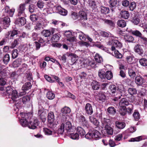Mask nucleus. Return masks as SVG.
I'll return each instance as SVG.
<instances>
[{
	"mask_svg": "<svg viewBox=\"0 0 147 147\" xmlns=\"http://www.w3.org/2000/svg\"><path fill=\"white\" fill-rule=\"evenodd\" d=\"M70 112V109L67 107H65L61 109V112L63 114L69 113Z\"/></svg>",
	"mask_w": 147,
	"mask_h": 147,
	"instance_id": "49",
	"label": "nucleus"
},
{
	"mask_svg": "<svg viewBox=\"0 0 147 147\" xmlns=\"http://www.w3.org/2000/svg\"><path fill=\"white\" fill-rule=\"evenodd\" d=\"M18 34V32L17 30H13L12 31L9 32L7 33V35L8 37H9V35H10V38H11V37H14L15 36L17 35Z\"/></svg>",
	"mask_w": 147,
	"mask_h": 147,
	"instance_id": "38",
	"label": "nucleus"
},
{
	"mask_svg": "<svg viewBox=\"0 0 147 147\" xmlns=\"http://www.w3.org/2000/svg\"><path fill=\"white\" fill-rule=\"evenodd\" d=\"M96 98L100 100H105L106 96L103 92H100L97 94Z\"/></svg>",
	"mask_w": 147,
	"mask_h": 147,
	"instance_id": "31",
	"label": "nucleus"
},
{
	"mask_svg": "<svg viewBox=\"0 0 147 147\" xmlns=\"http://www.w3.org/2000/svg\"><path fill=\"white\" fill-rule=\"evenodd\" d=\"M132 34L140 38L142 36V33L139 31L137 30L132 31Z\"/></svg>",
	"mask_w": 147,
	"mask_h": 147,
	"instance_id": "54",
	"label": "nucleus"
},
{
	"mask_svg": "<svg viewBox=\"0 0 147 147\" xmlns=\"http://www.w3.org/2000/svg\"><path fill=\"white\" fill-rule=\"evenodd\" d=\"M85 35L82 32H80L78 35L79 38L80 40L82 41H84L86 40V38L84 36Z\"/></svg>",
	"mask_w": 147,
	"mask_h": 147,
	"instance_id": "59",
	"label": "nucleus"
},
{
	"mask_svg": "<svg viewBox=\"0 0 147 147\" xmlns=\"http://www.w3.org/2000/svg\"><path fill=\"white\" fill-rule=\"evenodd\" d=\"M133 115L136 120H138L140 118V114L138 112L135 111L133 114Z\"/></svg>",
	"mask_w": 147,
	"mask_h": 147,
	"instance_id": "57",
	"label": "nucleus"
},
{
	"mask_svg": "<svg viewBox=\"0 0 147 147\" xmlns=\"http://www.w3.org/2000/svg\"><path fill=\"white\" fill-rule=\"evenodd\" d=\"M71 138L73 139H78L79 136V134L76 133L74 134L73 132H70L69 134H67Z\"/></svg>",
	"mask_w": 147,
	"mask_h": 147,
	"instance_id": "40",
	"label": "nucleus"
},
{
	"mask_svg": "<svg viewBox=\"0 0 147 147\" xmlns=\"http://www.w3.org/2000/svg\"><path fill=\"white\" fill-rule=\"evenodd\" d=\"M100 11L101 13L105 14H108L109 12V9L108 7L101 6L99 7Z\"/></svg>",
	"mask_w": 147,
	"mask_h": 147,
	"instance_id": "23",
	"label": "nucleus"
},
{
	"mask_svg": "<svg viewBox=\"0 0 147 147\" xmlns=\"http://www.w3.org/2000/svg\"><path fill=\"white\" fill-rule=\"evenodd\" d=\"M26 9V4H21L19 6L18 9V16H26L25 10Z\"/></svg>",
	"mask_w": 147,
	"mask_h": 147,
	"instance_id": "5",
	"label": "nucleus"
},
{
	"mask_svg": "<svg viewBox=\"0 0 147 147\" xmlns=\"http://www.w3.org/2000/svg\"><path fill=\"white\" fill-rule=\"evenodd\" d=\"M105 129L107 134L112 135L113 134V128L108 124L105 125Z\"/></svg>",
	"mask_w": 147,
	"mask_h": 147,
	"instance_id": "22",
	"label": "nucleus"
},
{
	"mask_svg": "<svg viewBox=\"0 0 147 147\" xmlns=\"http://www.w3.org/2000/svg\"><path fill=\"white\" fill-rule=\"evenodd\" d=\"M92 132L94 138H98L100 137V134L98 131L96 130H94Z\"/></svg>",
	"mask_w": 147,
	"mask_h": 147,
	"instance_id": "46",
	"label": "nucleus"
},
{
	"mask_svg": "<svg viewBox=\"0 0 147 147\" xmlns=\"http://www.w3.org/2000/svg\"><path fill=\"white\" fill-rule=\"evenodd\" d=\"M15 21L16 23L19 26L24 25L25 24L26 20L24 17L26 16H19Z\"/></svg>",
	"mask_w": 147,
	"mask_h": 147,
	"instance_id": "12",
	"label": "nucleus"
},
{
	"mask_svg": "<svg viewBox=\"0 0 147 147\" xmlns=\"http://www.w3.org/2000/svg\"><path fill=\"white\" fill-rule=\"evenodd\" d=\"M10 57L9 55L7 54L5 55L3 58V61L4 63L5 64H7L8 63L9 61Z\"/></svg>",
	"mask_w": 147,
	"mask_h": 147,
	"instance_id": "52",
	"label": "nucleus"
},
{
	"mask_svg": "<svg viewBox=\"0 0 147 147\" xmlns=\"http://www.w3.org/2000/svg\"><path fill=\"white\" fill-rule=\"evenodd\" d=\"M87 65L92 68H95L96 67V63L93 59L88 60L87 62Z\"/></svg>",
	"mask_w": 147,
	"mask_h": 147,
	"instance_id": "30",
	"label": "nucleus"
},
{
	"mask_svg": "<svg viewBox=\"0 0 147 147\" xmlns=\"http://www.w3.org/2000/svg\"><path fill=\"white\" fill-rule=\"evenodd\" d=\"M86 113L88 114L91 115L93 113V110L91 105L89 103L86 104L85 107Z\"/></svg>",
	"mask_w": 147,
	"mask_h": 147,
	"instance_id": "15",
	"label": "nucleus"
},
{
	"mask_svg": "<svg viewBox=\"0 0 147 147\" xmlns=\"http://www.w3.org/2000/svg\"><path fill=\"white\" fill-rule=\"evenodd\" d=\"M35 6L32 4L29 5L28 7V10L29 12L31 13H32L35 11Z\"/></svg>",
	"mask_w": 147,
	"mask_h": 147,
	"instance_id": "60",
	"label": "nucleus"
},
{
	"mask_svg": "<svg viewBox=\"0 0 147 147\" xmlns=\"http://www.w3.org/2000/svg\"><path fill=\"white\" fill-rule=\"evenodd\" d=\"M1 22L5 29H6L10 25V19L9 17L2 18Z\"/></svg>",
	"mask_w": 147,
	"mask_h": 147,
	"instance_id": "11",
	"label": "nucleus"
},
{
	"mask_svg": "<svg viewBox=\"0 0 147 147\" xmlns=\"http://www.w3.org/2000/svg\"><path fill=\"white\" fill-rule=\"evenodd\" d=\"M129 106V107L127 109L126 108V112H127L128 114H130L132 113L134 106L131 104H130Z\"/></svg>",
	"mask_w": 147,
	"mask_h": 147,
	"instance_id": "55",
	"label": "nucleus"
},
{
	"mask_svg": "<svg viewBox=\"0 0 147 147\" xmlns=\"http://www.w3.org/2000/svg\"><path fill=\"white\" fill-rule=\"evenodd\" d=\"M140 20L137 16L134 15L131 20V22L135 25H137L140 22Z\"/></svg>",
	"mask_w": 147,
	"mask_h": 147,
	"instance_id": "36",
	"label": "nucleus"
},
{
	"mask_svg": "<svg viewBox=\"0 0 147 147\" xmlns=\"http://www.w3.org/2000/svg\"><path fill=\"white\" fill-rule=\"evenodd\" d=\"M109 3V5L111 7L116 6L117 3V0H110Z\"/></svg>",
	"mask_w": 147,
	"mask_h": 147,
	"instance_id": "53",
	"label": "nucleus"
},
{
	"mask_svg": "<svg viewBox=\"0 0 147 147\" xmlns=\"http://www.w3.org/2000/svg\"><path fill=\"white\" fill-rule=\"evenodd\" d=\"M107 111L108 113L111 115H113L116 112L115 109L113 107H110L107 109Z\"/></svg>",
	"mask_w": 147,
	"mask_h": 147,
	"instance_id": "33",
	"label": "nucleus"
},
{
	"mask_svg": "<svg viewBox=\"0 0 147 147\" xmlns=\"http://www.w3.org/2000/svg\"><path fill=\"white\" fill-rule=\"evenodd\" d=\"M117 24L119 26L122 28L125 27L126 25L125 21L123 20H119L117 21Z\"/></svg>",
	"mask_w": 147,
	"mask_h": 147,
	"instance_id": "34",
	"label": "nucleus"
},
{
	"mask_svg": "<svg viewBox=\"0 0 147 147\" xmlns=\"http://www.w3.org/2000/svg\"><path fill=\"white\" fill-rule=\"evenodd\" d=\"M92 88L94 90H97L99 88V83L95 81H93L91 84Z\"/></svg>",
	"mask_w": 147,
	"mask_h": 147,
	"instance_id": "24",
	"label": "nucleus"
},
{
	"mask_svg": "<svg viewBox=\"0 0 147 147\" xmlns=\"http://www.w3.org/2000/svg\"><path fill=\"white\" fill-rule=\"evenodd\" d=\"M60 37L57 34H54L51 38V40L53 42H57L59 40Z\"/></svg>",
	"mask_w": 147,
	"mask_h": 147,
	"instance_id": "47",
	"label": "nucleus"
},
{
	"mask_svg": "<svg viewBox=\"0 0 147 147\" xmlns=\"http://www.w3.org/2000/svg\"><path fill=\"white\" fill-rule=\"evenodd\" d=\"M119 16L122 18L127 19L129 16V14L127 11H121L120 13Z\"/></svg>",
	"mask_w": 147,
	"mask_h": 147,
	"instance_id": "16",
	"label": "nucleus"
},
{
	"mask_svg": "<svg viewBox=\"0 0 147 147\" xmlns=\"http://www.w3.org/2000/svg\"><path fill=\"white\" fill-rule=\"evenodd\" d=\"M82 51H77L76 53H77V55L75 54L70 53H69L68 55L69 56H72L73 57L71 58V61L72 62L71 65H73L75 63L76 61L77 60L75 58L77 57H81V54L82 53Z\"/></svg>",
	"mask_w": 147,
	"mask_h": 147,
	"instance_id": "10",
	"label": "nucleus"
},
{
	"mask_svg": "<svg viewBox=\"0 0 147 147\" xmlns=\"http://www.w3.org/2000/svg\"><path fill=\"white\" fill-rule=\"evenodd\" d=\"M119 113L121 115H125L126 113V107H120Z\"/></svg>",
	"mask_w": 147,
	"mask_h": 147,
	"instance_id": "44",
	"label": "nucleus"
},
{
	"mask_svg": "<svg viewBox=\"0 0 147 147\" xmlns=\"http://www.w3.org/2000/svg\"><path fill=\"white\" fill-rule=\"evenodd\" d=\"M144 48V46L139 44H137L134 46V50L136 53L141 55L144 53V51L143 49Z\"/></svg>",
	"mask_w": 147,
	"mask_h": 147,
	"instance_id": "9",
	"label": "nucleus"
},
{
	"mask_svg": "<svg viewBox=\"0 0 147 147\" xmlns=\"http://www.w3.org/2000/svg\"><path fill=\"white\" fill-rule=\"evenodd\" d=\"M21 99H19L18 100L17 99V100L16 101L14 102H16V104L15 105V107H16L17 109H18L20 107L21 105Z\"/></svg>",
	"mask_w": 147,
	"mask_h": 147,
	"instance_id": "61",
	"label": "nucleus"
},
{
	"mask_svg": "<svg viewBox=\"0 0 147 147\" xmlns=\"http://www.w3.org/2000/svg\"><path fill=\"white\" fill-rule=\"evenodd\" d=\"M56 10L57 12L63 16H65L67 14V11L62 8L60 6H58L56 7Z\"/></svg>",
	"mask_w": 147,
	"mask_h": 147,
	"instance_id": "13",
	"label": "nucleus"
},
{
	"mask_svg": "<svg viewBox=\"0 0 147 147\" xmlns=\"http://www.w3.org/2000/svg\"><path fill=\"white\" fill-rule=\"evenodd\" d=\"M42 34L45 37L50 36L51 34V32L49 30H43L41 32Z\"/></svg>",
	"mask_w": 147,
	"mask_h": 147,
	"instance_id": "48",
	"label": "nucleus"
},
{
	"mask_svg": "<svg viewBox=\"0 0 147 147\" xmlns=\"http://www.w3.org/2000/svg\"><path fill=\"white\" fill-rule=\"evenodd\" d=\"M20 99H21V100L23 103H25L30 100V97L28 96H24L22 98H20Z\"/></svg>",
	"mask_w": 147,
	"mask_h": 147,
	"instance_id": "62",
	"label": "nucleus"
},
{
	"mask_svg": "<svg viewBox=\"0 0 147 147\" xmlns=\"http://www.w3.org/2000/svg\"><path fill=\"white\" fill-rule=\"evenodd\" d=\"M98 75L101 79H105V71L102 69H100L98 71Z\"/></svg>",
	"mask_w": 147,
	"mask_h": 147,
	"instance_id": "35",
	"label": "nucleus"
},
{
	"mask_svg": "<svg viewBox=\"0 0 147 147\" xmlns=\"http://www.w3.org/2000/svg\"><path fill=\"white\" fill-rule=\"evenodd\" d=\"M48 120L49 127L51 128H54L57 125L55 122V119L54 114L53 112H50L48 115Z\"/></svg>",
	"mask_w": 147,
	"mask_h": 147,
	"instance_id": "2",
	"label": "nucleus"
},
{
	"mask_svg": "<svg viewBox=\"0 0 147 147\" xmlns=\"http://www.w3.org/2000/svg\"><path fill=\"white\" fill-rule=\"evenodd\" d=\"M11 99L13 102H15L17 100L18 98L17 92L16 90H13L12 91L11 93Z\"/></svg>",
	"mask_w": 147,
	"mask_h": 147,
	"instance_id": "21",
	"label": "nucleus"
},
{
	"mask_svg": "<svg viewBox=\"0 0 147 147\" xmlns=\"http://www.w3.org/2000/svg\"><path fill=\"white\" fill-rule=\"evenodd\" d=\"M115 125L117 128L123 129L125 127V123L124 122L117 121L115 122Z\"/></svg>",
	"mask_w": 147,
	"mask_h": 147,
	"instance_id": "29",
	"label": "nucleus"
},
{
	"mask_svg": "<svg viewBox=\"0 0 147 147\" xmlns=\"http://www.w3.org/2000/svg\"><path fill=\"white\" fill-rule=\"evenodd\" d=\"M139 62L142 66L145 67L147 66V59H146L142 58L140 59Z\"/></svg>",
	"mask_w": 147,
	"mask_h": 147,
	"instance_id": "43",
	"label": "nucleus"
},
{
	"mask_svg": "<svg viewBox=\"0 0 147 147\" xmlns=\"http://www.w3.org/2000/svg\"><path fill=\"white\" fill-rule=\"evenodd\" d=\"M22 116L23 118H25V119H22L20 120V122L21 125L24 127L28 126V123L27 122V121L26 120V117H23V114H22Z\"/></svg>",
	"mask_w": 147,
	"mask_h": 147,
	"instance_id": "41",
	"label": "nucleus"
},
{
	"mask_svg": "<svg viewBox=\"0 0 147 147\" xmlns=\"http://www.w3.org/2000/svg\"><path fill=\"white\" fill-rule=\"evenodd\" d=\"M115 57L117 58H121L122 57V55L119 53L118 51L115 50L114 52Z\"/></svg>",
	"mask_w": 147,
	"mask_h": 147,
	"instance_id": "63",
	"label": "nucleus"
},
{
	"mask_svg": "<svg viewBox=\"0 0 147 147\" xmlns=\"http://www.w3.org/2000/svg\"><path fill=\"white\" fill-rule=\"evenodd\" d=\"M44 3L43 1L39 0L36 4L37 6L40 9H42L44 5Z\"/></svg>",
	"mask_w": 147,
	"mask_h": 147,
	"instance_id": "56",
	"label": "nucleus"
},
{
	"mask_svg": "<svg viewBox=\"0 0 147 147\" xmlns=\"http://www.w3.org/2000/svg\"><path fill=\"white\" fill-rule=\"evenodd\" d=\"M113 45L117 48H121L122 47V44L119 41L115 40L113 41Z\"/></svg>",
	"mask_w": 147,
	"mask_h": 147,
	"instance_id": "42",
	"label": "nucleus"
},
{
	"mask_svg": "<svg viewBox=\"0 0 147 147\" xmlns=\"http://www.w3.org/2000/svg\"><path fill=\"white\" fill-rule=\"evenodd\" d=\"M78 122L80 125H82L84 127L88 128L89 126L88 121L82 115H81L79 117Z\"/></svg>",
	"mask_w": 147,
	"mask_h": 147,
	"instance_id": "7",
	"label": "nucleus"
},
{
	"mask_svg": "<svg viewBox=\"0 0 147 147\" xmlns=\"http://www.w3.org/2000/svg\"><path fill=\"white\" fill-rule=\"evenodd\" d=\"M22 59L20 58H18L14 61L12 65L14 67L16 68L19 67L22 63Z\"/></svg>",
	"mask_w": 147,
	"mask_h": 147,
	"instance_id": "20",
	"label": "nucleus"
},
{
	"mask_svg": "<svg viewBox=\"0 0 147 147\" xmlns=\"http://www.w3.org/2000/svg\"><path fill=\"white\" fill-rule=\"evenodd\" d=\"M79 16L81 20H86L87 19V14L84 11H80L79 13Z\"/></svg>",
	"mask_w": 147,
	"mask_h": 147,
	"instance_id": "19",
	"label": "nucleus"
},
{
	"mask_svg": "<svg viewBox=\"0 0 147 147\" xmlns=\"http://www.w3.org/2000/svg\"><path fill=\"white\" fill-rule=\"evenodd\" d=\"M124 36L125 41L129 42H133L134 41V38L132 36L125 35H124Z\"/></svg>",
	"mask_w": 147,
	"mask_h": 147,
	"instance_id": "32",
	"label": "nucleus"
},
{
	"mask_svg": "<svg viewBox=\"0 0 147 147\" xmlns=\"http://www.w3.org/2000/svg\"><path fill=\"white\" fill-rule=\"evenodd\" d=\"M32 87V85L30 82L25 83L22 86V90L23 91L29 90Z\"/></svg>",
	"mask_w": 147,
	"mask_h": 147,
	"instance_id": "25",
	"label": "nucleus"
},
{
	"mask_svg": "<svg viewBox=\"0 0 147 147\" xmlns=\"http://www.w3.org/2000/svg\"><path fill=\"white\" fill-rule=\"evenodd\" d=\"M18 51L16 49H14L12 52V57L13 59H15L18 56Z\"/></svg>",
	"mask_w": 147,
	"mask_h": 147,
	"instance_id": "58",
	"label": "nucleus"
},
{
	"mask_svg": "<svg viewBox=\"0 0 147 147\" xmlns=\"http://www.w3.org/2000/svg\"><path fill=\"white\" fill-rule=\"evenodd\" d=\"M92 131V132H89L86 134L85 135V138L88 139H90L94 138Z\"/></svg>",
	"mask_w": 147,
	"mask_h": 147,
	"instance_id": "64",
	"label": "nucleus"
},
{
	"mask_svg": "<svg viewBox=\"0 0 147 147\" xmlns=\"http://www.w3.org/2000/svg\"><path fill=\"white\" fill-rule=\"evenodd\" d=\"M94 59L96 62L101 63L103 61L102 56L98 53H96L94 56Z\"/></svg>",
	"mask_w": 147,
	"mask_h": 147,
	"instance_id": "28",
	"label": "nucleus"
},
{
	"mask_svg": "<svg viewBox=\"0 0 147 147\" xmlns=\"http://www.w3.org/2000/svg\"><path fill=\"white\" fill-rule=\"evenodd\" d=\"M129 93L131 95H133L137 93V90L136 89L133 88H129L128 90Z\"/></svg>",
	"mask_w": 147,
	"mask_h": 147,
	"instance_id": "51",
	"label": "nucleus"
},
{
	"mask_svg": "<svg viewBox=\"0 0 147 147\" xmlns=\"http://www.w3.org/2000/svg\"><path fill=\"white\" fill-rule=\"evenodd\" d=\"M130 104L128 101L125 98H122L119 102L120 107H125V106L129 105Z\"/></svg>",
	"mask_w": 147,
	"mask_h": 147,
	"instance_id": "17",
	"label": "nucleus"
},
{
	"mask_svg": "<svg viewBox=\"0 0 147 147\" xmlns=\"http://www.w3.org/2000/svg\"><path fill=\"white\" fill-rule=\"evenodd\" d=\"M128 69V74L131 78H134L136 76V72L132 68H129Z\"/></svg>",
	"mask_w": 147,
	"mask_h": 147,
	"instance_id": "27",
	"label": "nucleus"
},
{
	"mask_svg": "<svg viewBox=\"0 0 147 147\" xmlns=\"http://www.w3.org/2000/svg\"><path fill=\"white\" fill-rule=\"evenodd\" d=\"M64 120L67 119V117L63 118ZM65 120V124L63 123L61 124L60 128L58 129V133L62 134L64 132L65 130H66L67 134L70 133V132H73L75 131V129L74 128L72 125L71 122L69 121Z\"/></svg>",
	"mask_w": 147,
	"mask_h": 147,
	"instance_id": "1",
	"label": "nucleus"
},
{
	"mask_svg": "<svg viewBox=\"0 0 147 147\" xmlns=\"http://www.w3.org/2000/svg\"><path fill=\"white\" fill-rule=\"evenodd\" d=\"M4 15L7 16L12 17L15 12L14 9H10L8 6H6L3 9Z\"/></svg>",
	"mask_w": 147,
	"mask_h": 147,
	"instance_id": "6",
	"label": "nucleus"
},
{
	"mask_svg": "<svg viewBox=\"0 0 147 147\" xmlns=\"http://www.w3.org/2000/svg\"><path fill=\"white\" fill-rule=\"evenodd\" d=\"M47 98L49 100H52L55 97V94L51 91H48L47 93Z\"/></svg>",
	"mask_w": 147,
	"mask_h": 147,
	"instance_id": "39",
	"label": "nucleus"
},
{
	"mask_svg": "<svg viewBox=\"0 0 147 147\" xmlns=\"http://www.w3.org/2000/svg\"><path fill=\"white\" fill-rule=\"evenodd\" d=\"M38 115L39 119H40L42 121L44 122L46 120L47 114L44 111L43 109L38 110Z\"/></svg>",
	"mask_w": 147,
	"mask_h": 147,
	"instance_id": "8",
	"label": "nucleus"
},
{
	"mask_svg": "<svg viewBox=\"0 0 147 147\" xmlns=\"http://www.w3.org/2000/svg\"><path fill=\"white\" fill-rule=\"evenodd\" d=\"M39 122L36 118L31 119L28 124V127L30 129H34L39 124Z\"/></svg>",
	"mask_w": 147,
	"mask_h": 147,
	"instance_id": "4",
	"label": "nucleus"
},
{
	"mask_svg": "<svg viewBox=\"0 0 147 147\" xmlns=\"http://www.w3.org/2000/svg\"><path fill=\"white\" fill-rule=\"evenodd\" d=\"M89 119L90 121L92 123L93 125H95L96 126H97L99 125V122L95 118L93 117L90 116L89 117Z\"/></svg>",
	"mask_w": 147,
	"mask_h": 147,
	"instance_id": "26",
	"label": "nucleus"
},
{
	"mask_svg": "<svg viewBox=\"0 0 147 147\" xmlns=\"http://www.w3.org/2000/svg\"><path fill=\"white\" fill-rule=\"evenodd\" d=\"M135 81L136 83L138 86L142 85L144 82V79L140 76L135 77Z\"/></svg>",
	"mask_w": 147,
	"mask_h": 147,
	"instance_id": "14",
	"label": "nucleus"
},
{
	"mask_svg": "<svg viewBox=\"0 0 147 147\" xmlns=\"http://www.w3.org/2000/svg\"><path fill=\"white\" fill-rule=\"evenodd\" d=\"M126 59L127 63L130 64H133L136 62L135 58L133 55L127 56Z\"/></svg>",
	"mask_w": 147,
	"mask_h": 147,
	"instance_id": "18",
	"label": "nucleus"
},
{
	"mask_svg": "<svg viewBox=\"0 0 147 147\" xmlns=\"http://www.w3.org/2000/svg\"><path fill=\"white\" fill-rule=\"evenodd\" d=\"M77 131L81 136H84L85 134V132L83 129L81 127H78L77 129Z\"/></svg>",
	"mask_w": 147,
	"mask_h": 147,
	"instance_id": "37",
	"label": "nucleus"
},
{
	"mask_svg": "<svg viewBox=\"0 0 147 147\" xmlns=\"http://www.w3.org/2000/svg\"><path fill=\"white\" fill-rule=\"evenodd\" d=\"M34 29L37 31H40L43 29V27L41 23H38L35 26Z\"/></svg>",
	"mask_w": 147,
	"mask_h": 147,
	"instance_id": "45",
	"label": "nucleus"
},
{
	"mask_svg": "<svg viewBox=\"0 0 147 147\" xmlns=\"http://www.w3.org/2000/svg\"><path fill=\"white\" fill-rule=\"evenodd\" d=\"M109 89L112 94L115 93L116 91H117V93H119V95L118 96L116 97V100L115 99H114L115 101L121 98V96L122 95V90L121 89H119L118 87H117L115 85H110L109 87Z\"/></svg>",
	"mask_w": 147,
	"mask_h": 147,
	"instance_id": "3",
	"label": "nucleus"
},
{
	"mask_svg": "<svg viewBox=\"0 0 147 147\" xmlns=\"http://www.w3.org/2000/svg\"><path fill=\"white\" fill-rule=\"evenodd\" d=\"M113 74L110 71H107L105 73V78L108 80H110L113 77Z\"/></svg>",
	"mask_w": 147,
	"mask_h": 147,
	"instance_id": "50",
	"label": "nucleus"
}]
</instances>
